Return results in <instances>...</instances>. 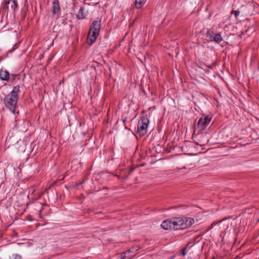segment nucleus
Wrapping results in <instances>:
<instances>
[{"instance_id": "nucleus-1", "label": "nucleus", "mask_w": 259, "mask_h": 259, "mask_svg": "<svg viewBox=\"0 0 259 259\" xmlns=\"http://www.w3.org/2000/svg\"><path fill=\"white\" fill-rule=\"evenodd\" d=\"M20 92V86L17 85L14 87L11 93L6 96L4 99L5 107L13 113L16 112Z\"/></svg>"}, {"instance_id": "nucleus-2", "label": "nucleus", "mask_w": 259, "mask_h": 259, "mask_svg": "<svg viewBox=\"0 0 259 259\" xmlns=\"http://www.w3.org/2000/svg\"><path fill=\"white\" fill-rule=\"evenodd\" d=\"M101 25V20L98 19L94 20L90 25L87 40L88 42L90 41V45L93 44L97 39L100 32Z\"/></svg>"}, {"instance_id": "nucleus-3", "label": "nucleus", "mask_w": 259, "mask_h": 259, "mask_svg": "<svg viewBox=\"0 0 259 259\" xmlns=\"http://www.w3.org/2000/svg\"><path fill=\"white\" fill-rule=\"evenodd\" d=\"M194 223L191 218H176L172 220V229L175 230H183L190 227Z\"/></svg>"}, {"instance_id": "nucleus-4", "label": "nucleus", "mask_w": 259, "mask_h": 259, "mask_svg": "<svg viewBox=\"0 0 259 259\" xmlns=\"http://www.w3.org/2000/svg\"><path fill=\"white\" fill-rule=\"evenodd\" d=\"M147 118L142 117L138 121L137 126V133L141 136H144L147 133V128L149 124Z\"/></svg>"}, {"instance_id": "nucleus-5", "label": "nucleus", "mask_w": 259, "mask_h": 259, "mask_svg": "<svg viewBox=\"0 0 259 259\" xmlns=\"http://www.w3.org/2000/svg\"><path fill=\"white\" fill-rule=\"evenodd\" d=\"M18 7V3L16 0H8L4 3L2 7L3 11L7 12V13L10 11L14 15L15 14Z\"/></svg>"}, {"instance_id": "nucleus-6", "label": "nucleus", "mask_w": 259, "mask_h": 259, "mask_svg": "<svg viewBox=\"0 0 259 259\" xmlns=\"http://www.w3.org/2000/svg\"><path fill=\"white\" fill-rule=\"evenodd\" d=\"M210 121V118L208 117V116H205L204 118L201 117L199 119L197 126L200 130L203 131L206 128Z\"/></svg>"}, {"instance_id": "nucleus-7", "label": "nucleus", "mask_w": 259, "mask_h": 259, "mask_svg": "<svg viewBox=\"0 0 259 259\" xmlns=\"http://www.w3.org/2000/svg\"><path fill=\"white\" fill-rule=\"evenodd\" d=\"M51 11L53 16H56L57 18L59 17L61 10L58 0H55L53 2Z\"/></svg>"}, {"instance_id": "nucleus-8", "label": "nucleus", "mask_w": 259, "mask_h": 259, "mask_svg": "<svg viewBox=\"0 0 259 259\" xmlns=\"http://www.w3.org/2000/svg\"><path fill=\"white\" fill-rule=\"evenodd\" d=\"M227 228V226L223 224V220H220L219 222L211 223V229L213 228L214 230H218L220 232L224 231Z\"/></svg>"}, {"instance_id": "nucleus-9", "label": "nucleus", "mask_w": 259, "mask_h": 259, "mask_svg": "<svg viewBox=\"0 0 259 259\" xmlns=\"http://www.w3.org/2000/svg\"><path fill=\"white\" fill-rule=\"evenodd\" d=\"M134 248H132L121 254V259H131L135 256V252H134Z\"/></svg>"}, {"instance_id": "nucleus-10", "label": "nucleus", "mask_w": 259, "mask_h": 259, "mask_svg": "<svg viewBox=\"0 0 259 259\" xmlns=\"http://www.w3.org/2000/svg\"><path fill=\"white\" fill-rule=\"evenodd\" d=\"M161 227L164 230H172V220H166L164 221L161 225Z\"/></svg>"}, {"instance_id": "nucleus-11", "label": "nucleus", "mask_w": 259, "mask_h": 259, "mask_svg": "<svg viewBox=\"0 0 259 259\" xmlns=\"http://www.w3.org/2000/svg\"><path fill=\"white\" fill-rule=\"evenodd\" d=\"M0 78L2 80L8 81L10 79V73L6 70L1 69L0 70Z\"/></svg>"}, {"instance_id": "nucleus-12", "label": "nucleus", "mask_w": 259, "mask_h": 259, "mask_svg": "<svg viewBox=\"0 0 259 259\" xmlns=\"http://www.w3.org/2000/svg\"><path fill=\"white\" fill-rule=\"evenodd\" d=\"M212 33H213L211 32V41H214L217 44H220L223 41V37L221 33H218L214 35H212Z\"/></svg>"}, {"instance_id": "nucleus-13", "label": "nucleus", "mask_w": 259, "mask_h": 259, "mask_svg": "<svg viewBox=\"0 0 259 259\" xmlns=\"http://www.w3.org/2000/svg\"><path fill=\"white\" fill-rule=\"evenodd\" d=\"M86 16V14L84 12V9L83 7H80L79 10V12L76 15V17L78 19H84Z\"/></svg>"}, {"instance_id": "nucleus-14", "label": "nucleus", "mask_w": 259, "mask_h": 259, "mask_svg": "<svg viewBox=\"0 0 259 259\" xmlns=\"http://www.w3.org/2000/svg\"><path fill=\"white\" fill-rule=\"evenodd\" d=\"M65 26V25H55L53 27V31L54 32H56L57 33V34L59 33H63L64 31V27Z\"/></svg>"}, {"instance_id": "nucleus-15", "label": "nucleus", "mask_w": 259, "mask_h": 259, "mask_svg": "<svg viewBox=\"0 0 259 259\" xmlns=\"http://www.w3.org/2000/svg\"><path fill=\"white\" fill-rule=\"evenodd\" d=\"M146 0H135V5L137 9L141 8Z\"/></svg>"}, {"instance_id": "nucleus-16", "label": "nucleus", "mask_w": 259, "mask_h": 259, "mask_svg": "<svg viewBox=\"0 0 259 259\" xmlns=\"http://www.w3.org/2000/svg\"><path fill=\"white\" fill-rule=\"evenodd\" d=\"M5 259H21V255L17 254H13L5 258Z\"/></svg>"}, {"instance_id": "nucleus-17", "label": "nucleus", "mask_w": 259, "mask_h": 259, "mask_svg": "<svg viewBox=\"0 0 259 259\" xmlns=\"http://www.w3.org/2000/svg\"><path fill=\"white\" fill-rule=\"evenodd\" d=\"M232 14H234L235 18H237L238 16H239L240 14V11L237 10V11H233L232 12Z\"/></svg>"}, {"instance_id": "nucleus-18", "label": "nucleus", "mask_w": 259, "mask_h": 259, "mask_svg": "<svg viewBox=\"0 0 259 259\" xmlns=\"http://www.w3.org/2000/svg\"><path fill=\"white\" fill-rule=\"evenodd\" d=\"M187 253V249L186 248H184L183 249L182 251V252H181V254L182 256H185Z\"/></svg>"}, {"instance_id": "nucleus-19", "label": "nucleus", "mask_w": 259, "mask_h": 259, "mask_svg": "<svg viewBox=\"0 0 259 259\" xmlns=\"http://www.w3.org/2000/svg\"><path fill=\"white\" fill-rule=\"evenodd\" d=\"M85 181V179H84L83 180H82V181H81V182H80V183L79 184H82Z\"/></svg>"}, {"instance_id": "nucleus-20", "label": "nucleus", "mask_w": 259, "mask_h": 259, "mask_svg": "<svg viewBox=\"0 0 259 259\" xmlns=\"http://www.w3.org/2000/svg\"><path fill=\"white\" fill-rule=\"evenodd\" d=\"M206 34L208 35V34H209V31L208 30L207 32H206Z\"/></svg>"}, {"instance_id": "nucleus-21", "label": "nucleus", "mask_w": 259, "mask_h": 259, "mask_svg": "<svg viewBox=\"0 0 259 259\" xmlns=\"http://www.w3.org/2000/svg\"><path fill=\"white\" fill-rule=\"evenodd\" d=\"M101 213H102V212H99L97 213V214H101Z\"/></svg>"}, {"instance_id": "nucleus-22", "label": "nucleus", "mask_w": 259, "mask_h": 259, "mask_svg": "<svg viewBox=\"0 0 259 259\" xmlns=\"http://www.w3.org/2000/svg\"><path fill=\"white\" fill-rule=\"evenodd\" d=\"M0 259H2V258H0Z\"/></svg>"}]
</instances>
